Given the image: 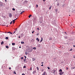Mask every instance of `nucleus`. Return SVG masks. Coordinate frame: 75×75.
Instances as JSON below:
<instances>
[{
	"label": "nucleus",
	"mask_w": 75,
	"mask_h": 75,
	"mask_svg": "<svg viewBox=\"0 0 75 75\" xmlns=\"http://www.w3.org/2000/svg\"><path fill=\"white\" fill-rule=\"evenodd\" d=\"M9 17H12V14L11 13H9Z\"/></svg>",
	"instance_id": "1"
},
{
	"label": "nucleus",
	"mask_w": 75,
	"mask_h": 75,
	"mask_svg": "<svg viewBox=\"0 0 75 75\" xmlns=\"http://www.w3.org/2000/svg\"><path fill=\"white\" fill-rule=\"evenodd\" d=\"M64 72H60L59 74H60V75H62V74H64Z\"/></svg>",
	"instance_id": "2"
},
{
	"label": "nucleus",
	"mask_w": 75,
	"mask_h": 75,
	"mask_svg": "<svg viewBox=\"0 0 75 75\" xmlns=\"http://www.w3.org/2000/svg\"><path fill=\"white\" fill-rule=\"evenodd\" d=\"M43 40V38H41V40L40 41V42H42V41Z\"/></svg>",
	"instance_id": "3"
},
{
	"label": "nucleus",
	"mask_w": 75,
	"mask_h": 75,
	"mask_svg": "<svg viewBox=\"0 0 75 75\" xmlns=\"http://www.w3.org/2000/svg\"><path fill=\"white\" fill-rule=\"evenodd\" d=\"M16 33H17V29H15V31L14 32L13 34H14V33H16Z\"/></svg>",
	"instance_id": "4"
},
{
	"label": "nucleus",
	"mask_w": 75,
	"mask_h": 75,
	"mask_svg": "<svg viewBox=\"0 0 75 75\" xmlns=\"http://www.w3.org/2000/svg\"><path fill=\"white\" fill-rule=\"evenodd\" d=\"M46 73V71H44V72L42 74V75H45V73Z\"/></svg>",
	"instance_id": "5"
},
{
	"label": "nucleus",
	"mask_w": 75,
	"mask_h": 75,
	"mask_svg": "<svg viewBox=\"0 0 75 75\" xmlns=\"http://www.w3.org/2000/svg\"><path fill=\"white\" fill-rule=\"evenodd\" d=\"M71 69H75V67H71Z\"/></svg>",
	"instance_id": "6"
},
{
	"label": "nucleus",
	"mask_w": 75,
	"mask_h": 75,
	"mask_svg": "<svg viewBox=\"0 0 75 75\" xmlns=\"http://www.w3.org/2000/svg\"><path fill=\"white\" fill-rule=\"evenodd\" d=\"M36 40H38V42H39V41H40V40H39V39H38V38H36Z\"/></svg>",
	"instance_id": "7"
},
{
	"label": "nucleus",
	"mask_w": 75,
	"mask_h": 75,
	"mask_svg": "<svg viewBox=\"0 0 75 75\" xmlns=\"http://www.w3.org/2000/svg\"><path fill=\"white\" fill-rule=\"evenodd\" d=\"M36 68L38 71H39V68H38V67H37Z\"/></svg>",
	"instance_id": "8"
},
{
	"label": "nucleus",
	"mask_w": 75,
	"mask_h": 75,
	"mask_svg": "<svg viewBox=\"0 0 75 75\" xmlns=\"http://www.w3.org/2000/svg\"><path fill=\"white\" fill-rule=\"evenodd\" d=\"M24 3H28V1L25 0L24 1Z\"/></svg>",
	"instance_id": "9"
},
{
	"label": "nucleus",
	"mask_w": 75,
	"mask_h": 75,
	"mask_svg": "<svg viewBox=\"0 0 75 75\" xmlns=\"http://www.w3.org/2000/svg\"><path fill=\"white\" fill-rule=\"evenodd\" d=\"M35 58H32L33 61H35Z\"/></svg>",
	"instance_id": "10"
},
{
	"label": "nucleus",
	"mask_w": 75,
	"mask_h": 75,
	"mask_svg": "<svg viewBox=\"0 0 75 75\" xmlns=\"http://www.w3.org/2000/svg\"><path fill=\"white\" fill-rule=\"evenodd\" d=\"M32 16V15H30L29 16V18H30V17H31Z\"/></svg>",
	"instance_id": "11"
},
{
	"label": "nucleus",
	"mask_w": 75,
	"mask_h": 75,
	"mask_svg": "<svg viewBox=\"0 0 75 75\" xmlns=\"http://www.w3.org/2000/svg\"><path fill=\"white\" fill-rule=\"evenodd\" d=\"M5 39L6 40H8V37H6L5 38Z\"/></svg>",
	"instance_id": "12"
},
{
	"label": "nucleus",
	"mask_w": 75,
	"mask_h": 75,
	"mask_svg": "<svg viewBox=\"0 0 75 75\" xmlns=\"http://www.w3.org/2000/svg\"><path fill=\"white\" fill-rule=\"evenodd\" d=\"M49 40L51 41V40H52V38H51V37L49 39Z\"/></svg>",
	"instance_id": "13"
},
{
	"label": "nucleus",
	"mask_w": 75,
	"mask_h": 75,
	"mask_svg": "<svg viewBox=\"0 0 75 75\" xmlns=\"http://www.w3.org/2000/svg\"><path fill=\"white\" fill-rule=\"evenodd\" d=\"M3 44H4V42H3V41H2L1 42V45H3Z\"/></svg>",
	"instance_id": "14"
},
{
	"label": "nucleus",
	"mask_w": 75,
	"mask_h": 75,
	"mask_svg": "<svg viewBox=\"0 0 75 75\" xmlns=\"http://www.w3.org/2000/svg\"><path fill=\"white\" fill-rule=\"evenodd\" d=\"M2 4H3V3H2V2H0V5H1V6H2Z\"/></svg>",
	"instance_id": "15"
},
{
	"label": "nucleus",
	"mask_w": 75,
	"mask_h": 75,
	"mask_svg": "<svg viewBox=\"0 0 75 75\" xmlns=\"http://www.w3.org/2000/svg\"><path fill=\"white\" fill-rule=\"evenodd\" d=\"M12 45H15V43H12Z\"/></svg>",
	"instance_id": "16"
},
{
	"label": "nucleus",
	"mask_w": 75,
	"mask_h": 75,
	"mask_svg": "<svg viewBox=\"0 0 75 75\" xmlns=\"http://www.w3.org/2000/svg\"><path fill=\"white\" fill-rule=\"evenodd\" d=\"M36 72V71H34L33 72V74H35Z\"/></svg>",
	"instance_id": "17"
},
{
	"label": "nucleus",
	"mask_w": 75,
	"mask_h": 75,
	"mask_svg": "<svg viewBox=\"0 0 75 75\" xmlns=\"http://www.w3.org/2000/svg\"><path fill=\"white\" fill-rule=\"evenodd\" d=\"M51 7H52L51 6H50V7H49V10H51Z\"/></svg>",
	"instance_id": "18"
},
{
	"label": "nucleus",
	"mask_w": 75,
	"mask_h": 75,
	"mask_svg": "<svg viewBox=\"0 0 75 75\" xmlns=\"http://www.w3.org/2000/svg\"><path fill=\"white\" fill-rule=\"evenodd\" d=\"M26 48H29L30 47H29L28 46H26Z\"/></svg>",
	"instance_id": "19"
},
{
	"label": "nucleus",
	"mask_w": 75,
	"mask_h": 75,
	"mask_svg": "<svg viewBox=\"0 0 75 75\" xmlns=\"http://www.w3.org/2000/svg\"><path fill=\"white\" fill-rule=\"evenodd\" d=\"M62 70L61 69H60L59 70V72H62Z\"/></svg>",
	"instance_id": "20"
},
{
	"label": "nucleus",
	"mask_w": 75,
	"mask_h": 75,
	"mask_svg": "<svg viewBox=\"0 0 75 75\" xmlns=\"http://www.w3.org/2000/svg\"><path fill=\"white\" fill-rule=\"evenodd\" d=\"M24 11H23L20 14H22L23 13H24Z\"/></svg>",
	"instance_id": "21"
},
{
	"label": "nucleus",
	"mask_w": 75,
	"mask_h": 75,
	"mask_svg": "<svg viewBox=\"0 0 75 75\" xmlns=\"http://www.w3.org/2000/svg\"><path fill=\"white\" fill-rule=\"evenodd\" d=\"M6 48H8V46H6Z\"/></svg>",
	"instance_id": "22"
},
{
	"label": "nucleus",
	"mask_w": 75,
	"mask_h": 75,
	"mask_svg": "<svg viewBox=\"0 0 75 75\" xmlns=\"http://www.w3.org/2000/svg\"><path fill=\"white\" fill-rule=\"evenodd\" d=\"M21 43L23 44H24V42H21Z\"/></svg>",
	"instance_id": "23"
},
{
	"label": "nucleus",
	"mask_w": 75,
	"mask_h": 75,
	"mask_svg": "<svg viewBox=\"0 0 75 75\" xmlns=\"http://www.w3.org/2000/svg\"><path fill=\"white\" fill-rule=\"evenodd\" d=\"M38 47H40V44L38 45Z\"/></svg>",
	"instance_id": "24"
},
{
	"label": "nucleus",
	"mask_w": 75,
	"mask_h": 75,
	"mask_svg": "<svg viewBox=\"0 0 75 75\" xmlns=\"http://www.w3.org/2000/svg\"><path fill=\"white\" fill-rule=\"evenodd\" d=\"M33 49H34V50H36V47H34Z\"/></svg>",
	"instance_id": "25"
},
{
	"label": "nucleus",
	"mask_w": 75,
	"mask_h": 75,
	"mask_svg": "<svg viewBox=\"0 0 75 75\" xmlns=\"http://www.w3.org/2000/svg\"><path fill=\"white\" fill-rule=\"evenodd\" d=\"M23 58H24V57H22L21 58V59H23Z\"/></svg>",
	"instance_id": "26"
},
{
	"label": "nucleus",
	"mask_w": 75,
	"mask_h": 75,
	"mask_svg": "<svg viewBox=\"0 0 75 75\" xmlns=\"http://www.w3.org/2000/svg\"><path fill=\"white\" fill-rule=\"evenodd\" d=\"M12 9L13 11H15V9H14V8H13Z\"/></svg>",
	"instance_id": "27"
},
{
	"label": "nucleus",
	"mask_w": 75,
	"mask_h": 75,
	"mask_svg": "<svg viewBox=\"0 0 75 75\" xmlns=\"http://www.w3.org/2000/svg\"><path fill=\"white\" fill-rule=\"evenodd\" d=\"M23 68H26V66H24V67H23Z\"/></svg>",
	"instance_id": "28"
},
{
	"label": "nucleus",
	"mask_w": 75,
	"mask_h": 75,
	"mask_svg": "<svg viewBox=\"0 0 75 75\" xmlns=\"http://www.w3.org/2000/svg\"><path fill=\"white\" fill-rule=\"evenodd\" d=\"M13 22V21H11L10 23V24H12V22Z\"/></svg>",
	"instance_id": "29"
},
{
	"label": "nucleus",
	"mask_w": 75,
	"mask_h": 75,
	"mask_svg": "<svg viewBox=\"0 0 75 75\" xmlns=\"http://www.w3.org/2000/svg\"><path fill=\"white\" fill-rule=\"evenodd\" d=\"M30 69L31 71L32 70V67H30Z\"/></svg>",
	"instance_id": "30"
},
{
	"label": "nucleus",
	"mask_w": 75,
	"mask_h": 75,
	"mask_svg": "<svg viewBox=\"0 0 75 75\" xmlns=\"http://www.w3.org/2000/svg\"><path fill=\"white\" fill-rule=\"evenodd\" d=\"M64 38H65V39H67V37H65Z\"/></svg>",
	"instance_id": "31"
},
{
	"label": "nucleus",
	"mask_w": 75,
	"mask_h": 75,
	"mask_svg": "<svg viewBox=\"0 0 75 75\" xmlns=\"http://www.w3.org/2000/svg\"><path fill=\"white\" fill-rule=\"evenodd\" d=\"M38 5L37 4L36 7H38Z\"/></svg>",
	"instance_id": "32"
},
{
	"label": "nucleus",
	"mask_w": 75,
	"mask_h": 75,
	"mask_svg": "<svg viewBox=\"0 0 75 75\" xmlns=\"http://www.w3.org/2000/svg\"><path fill=\"white\" fill-rule=\"evenodd\" d=\"M14 74H16V72H15V71H14Z\"/></svg>",
	"instance_id": "33"
},
{
	"label": "nucleus",
	"mask_w": 75,
	"mask_h": 75,
	"mask_svg": "<svg viewBox=\"0 0 75 75\" xmlns=\"http://www.w3.org/2000/svg\"><path fill=\"white\" fill-rule=\"evenodd\" d=\"M37 30H38L40 29H39V28H37Z\"/></svg>",
	"instance_id": "34"
},
{
	"label": "nucleus",
	"mask_w": 75,
	"mask_h": 75,
	"mask_svg": "<svg viewBox=\"0 0 75 75\" xmlns=\"http://www.w3.org/2000/svg\"><path fill=\"white\" fill-rule=\"evenodd\" d=\"M9 69H11V67H9Z\"/></svg>",
	"instance_id": "35"
},
{
	"label": "nucleus",
	"mask_w": 75,
	"mask_h": 75,
	"mask_svg": "<svg viewBox=\"0 0 75 75\" xmlns=\"http://www.w3.org/2000/svg\"><path fill=\"white\" fill-rule=\"evenodd\" d=\"M64 33L65 34H66L67 35V33L66 32H64Z\"/></svg>",
	"instance_id": "36"
},
{
	"label": "nucleus",
	"mask_w": 75,
	"mask_h": 75,
	"mask_svg": "<svg viewBox=\"0 0 75 75\" xmlns=\"http://www.w3.org/2000/svg\"><path fill=\"white\" fill-rule=\"evenodd\" d=\"M66 69H67V70H68V68L67 67Z\"/></svg>",
	"instance_id": "37"
},
{
	"label": "nucleus",
	"mask_w": 75,
	"mask_h": 75,
	"mask_svg": "<svg viewBox=\"0 0 75 75\" xmlns=\"http://www.w3.org/2000/svg\"><path fill=\"white\" fill-rule=\"evenodd\" d=\"M13 22H15L14 21H15V20H13Z\"/></svg>",
	"instance_id": "38"
},
{
	"label": "nucleus",
	"mask_w": 75,
	"mask_h": 75,
	"mask_svg": "<svg viewBox=\"0 0 75 75\" xmlns=\"http://www.w3.org/2000/svg\"><path fill=\"white\" fill-rule=\"evenodd\" d=\"M22 75H25V74H22Z\"/></svg>",
	"instance_id": "39"
},
{
	"label": "nucleus",
	"mask_w": 75,
	"mask_h": 75,
	"mask_svg": "<svg viewBox=\"0 0 75 75\" xmlns=\"http://www.w3.org/2000/svg\"><path fill=\"white\" fill-rule=\"evenodd\" d=\"M34 31H33L32 32V34H33V33H34Z\"/></svg>",
	"instance_id": "40"
},
{
	"label": "nucleus",
	"mask_w": 75,
	"mask_h": 75,
	"mask_svg": "<svg viewBox=\"0 0 75 75\" xmlns=\"http://www.w3.org/2000/svg\"><path fill=\"white\" fill-rule=\"evenodd\" d=\"M24 57L25 59L26 58V56H24Z\"/></svg>",
	"instance_id": "41"
},
{
	"label": "nucleus",
	"mask_w": 75,
	"mask_h": 75,
	"mask_svg": "<svg viewBox=\"0 0 75 75\" xmlns=\"http://www.w3.org/2000/svg\"><path fill=\"white\" fill-rule=\"evenodd\" d=\"M72 49H71V50H70V51H72Z\"/></svg>",
	"instance_id": "42"
},
{
	"label": "nucleus",
	"mask_w": 75,
	"mask_h": 75,
	"mask_svg": "<svg viewBox=\"0 0 75 75\" xmlns=\"http://www.w3.org/2000/svg\"><path fill=\"white\" fill-rule=\"evenodd\" d=\"M44 71V69H42V71Z\"/></svg>",
	"instance_id": "43"
},
{
	"label": "nucleus",
	"mask_w": 75,
	"mask_h": 75,
	"mask_svg": "<svg viewBox=\"0 0 75 75\" xmlns=\"http://www.w3.org/2000/svg\"><path fill=\"white\" fill-rule=\"evenodd\" d=\"M47 68L48 69H50V68L49 67H47Z\"/></svg>",
	"instance_id": "44"
},
{
	"label": "nucleus",
	"mask_w": 75,
	"mask_h": 75,
	"mask_svg": "<svg viewBox=\"0 0 75 75\" xmlns=\"http://www.w3.org/2000/svg\"><path fill=\"white\" fill-rule=\"evenodd\" d=\"M10 33V32H7V33Z\"/></svg>",
	"instance_id": "45"
},
{
	"label": "nucleus",
	"mask_w": 75,
	"mask_h": 75,
	"mask_svg": "<svg viewBox=\"0 0 75 75\" xmlns=\"http://www.w3.org/2000/svg\"><path fill=\"white\" fill-rule=\"evenodd\" d=\"M10 34H13L11 32H10Z\"/></svg>",
	"instance_id": "46"
},
{
	"label": "nucleus",
	"mask_w": 75,
	"mask_h": 75,
	"mask_svg": "<svg viewBox=\"0 0 75 75\" xmlns=\"http://www.w3.org/2000/svg\"><path fill=\"white\" fill-rule=\"evenodd\" d=\"M73 58H75V56H74Z\"/></svg>",
	"instance_id": "47"
},
{
	"label": "nucleus",
	"mask_w": 75,
	"mask_h": 75,
	"mask_svg": "<svg viewBox=\"0 0 75 75\" xmlns=\"http://www.w3.org/2000/svg\"><path fill=\"white\" fill-rule=\"evenodd\" d=\"M17 18H16V19H14V20H17Z\"/></svg>",
	"instance_id": "48"
},
{
	"label": "nucleus",
	"mask_w": 75,
	"mask_h": 75,
	"mask_svg": "<svg viewBox=\"0 0 75 75\" xmlns=\"http://www.w3.org/2000/svg\"><path fill=\"white\" fill-rule=\"evenodd\" d=\"M14 23H15V22H13V24H14Z\"/></svg>",
	"instance_id": "49"
},
{
	"label": "nucleus",
	"mask_w": 75,
	"mask_h": 75,
	"mask_svg": "<svg viewBox=\"0 0 75 75\" xmlns=\"http://www.w3.org/2000/svg\"><path fill=\"white\" fill-rule=\"evenodd\" d=\"M44 66V65H43V64H42V65H41V66Z\"/></svg>",
	"instance_id": "50"
},
{
	"label": "nucleus",
	"mask_w": 75,
	"mask_h": 75,
	"mask_svg": "<svg viewBox=\"0 0 75 75\" xmlns=\"http://www.w3.org/2000/svg\"><path fill=\"white\" fill-rule=\"evenodd\" d=\"M24 61H25V59H24Z\"/></svg>",
	"instance_id": "51"
},
{
	"label": "nucleus",
	"mask_w": 75,
	"mask_h": 75,
	"mask_svg": "<svg viewBox=\"0 0 75 75\" xmlns=\"http://www.w3.org/2000/svg\"><path fill=\"white\" fill-rule=\"evenodd\" d=\"M41 64H44V62H42L41 63Z\"/></svg>",
	"instance_id": "52"
},
{
	"label": "nucleus",
	"mask_w": 75,
	"mask_h": 75,
	"mask_svg": "<svg viewBox=\"0 0 75 75\" xmlns=\"http://www.w3.org/2000/svg\"><path fill=\"white\" fill-rule=\"evenodd\" d=\"M73 47H75V45H73Z\"/></svg>",
	"instance_id": "53"
},
{
	"label": "nucleus",
	"mask_w": 75,
	"mask_h": 75,
	"mask_svg": "<svg viewBox=\"0 0 75 75\" xmlns=\"http://www.w3.org/2000/svg\"><path fill=\"white\" fill-rule=\"evenodd\" d=\"M19 48H21V47H19Z\"/></svg>",
	"instance_id": "54"
},
{
	"label": "nucleus",
	"mask_w": 75,
	"mask_h": 75,
	"mask_svg": "<svg viewBox=\"0 0 75 75\" xmlns=\"http://www.w3.org/2000/svg\"><path fill=\"white\" fill-rule=\"evenodd\" d=\"M43 1H45V0H43Z\"/></svg>",
	"instance_id": "55"
},
{
	"label": "nucleus",
	"mask_w": 75,
	"mask_h": 75,
	"mask_svg": "<svg viewBox=\"0 0 75 75\" xmlns=\"http://www.w3.org/2000/svg\"><path fill=\"white\" fill-rule=\"evenodd\" d=\"M38 35V33L37 35Z\"/></svg>",
	"instance_id": "56"
},
{
	"label": "nucleus",
	"mask_w": 75,
	"mask_h": 75,
	"mask_svg": "<svg viewBox=\"0 0 75 75\" xmlns=\"http://www.w3.org/2000/svg\"><path fill=\"white\" fill-rule=\"evenodd\" d=\"M18 38H20V36H19V37H18Z\"/></svg>",
	"instance_id": "57"
},
{
	"label": "nucleus",
	"mask_w": 75,
	"mask_h": 75,
	"mask_svg": "<svg viewBox=\"0 0 75 75\" xmlns=\"http://www.w3.org/2000/svg\"><path fill=\"white\" fill-rule=\"evenodd\" d=\"M5 1H7V0H5Z\"/></svg>",
	"instance_id": "58"
},
{
	"label": "nucleus",
	"mask_w": 75,
	"mask_h": 75,
	"mask_svg": "<svg viewBox=\"0 0 75 75\" xmlns=\"http://www.w3.org/2000/svg\"><path fill=\"white\" fill-rule=\"evenodd\" d=\"M71 15H69V16H70Z\"/></svg>",
	"instance_id": "59"
},
{
	"label": "nucleus",
	"mask_w": 75,
	"mask_h": 75,
	"mask_svg": "<svg viewBox=\"0 0 75 75\" xmlns=\"http://www.w3.org/2000/svg\"><path fill=\"white\" fill-rule=\"evenodd\" d=\"M4 67H5V66Z\"/></svg>",
	"instance_id": "60"
},
{
	"label": "nucleus",
	"mask_w": 75,
	"mask_h": 75,
	"mask_svg": "<svg viewBox=\"0 0 75 75\" xmlns=\"http://www.w3.org/2000/svg\"><path fill=\"white\" fill-rule=\"evenodd\" d=\"M4 67H5V66Z\"/></svg>",
	"instance_id": "61"
},
{
	"label": "nucleus",
	"mask_w": 75,
	"mask_h": 75,
	"mask_svg": "<svg viewBox=\"0 0 75 75\" xmlns=\"http://www.w3.org/2000/svg\"><path fill=\"white\" fill-rule=\"evenodd\" d=\"M4 26L5 25H4Z\"/></svg>",
	"instance_id": "62"
},
{
	"label": "nucleus",
	"mask_w": 75,
	"mask_h": 75,
	"mask_svg": "<svg viewBox=\"0 0 75 75\" xmlns=\"http://www.w3.org/2000/svg\"><path fill=\"white\" fill-rule=\"evenodd\" d=\"M7 33V32H5V33Z\"/></svg>",
	"instance_id": "63"
},
{
	"label": "nucleus",
	"mask_w": 75,
	"mask_h": 75,
	"mask_svg": "<svg viewBox=\"0 0 75 75\" xmlns=\"http://www.w3.org/2000/svg\"><path fill=\"white\" fill-rule=\"evenodd\" d=\"M8 26V25H7V26Z\"/></svg>",
	"instance_id": "64"
}]
</instances>
